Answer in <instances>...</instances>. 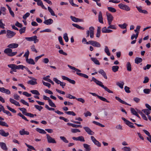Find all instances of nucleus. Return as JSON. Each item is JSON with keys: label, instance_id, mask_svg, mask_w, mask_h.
I'll return each instance as SVG.
<instances>
[{"label": "nucleus", "instance_id": "nucleus-1", "mask_svg": "<svg viewBox=\"0 0 151 151\" xmlns=\"http://www.w3.org/2000/svg\"><path fill=\"white\" fill-rule=\"evenodd\" d=\"M93 81L98 85L101 87L103 88L106 91H107L109 93H113V92L112 91L109 89L107 87L105 86L102 84V83L101 81L97 80L96 78L94 77H93L92 78V80L91 81Z\"/></svg>", "mask_w": 151, "mask_h": 151}, {"label": "nucleus", "instance_id": "nucleus-2", "mask_svg": "<svg viewBox=\"0 0 151 151\" xmlns=\"http://www.w3.org/2000/svg\"><path fill=\"white\" fill-rule=\"evenodd\" d=\"M8 66L9 68H11V69L13 70V71L14 72H16L17 71L16 69L19 70L21 69L22 70H23L24 68V66L22 65H17L14 64L8 65Z\"/></svg>", "mask_w": 151, "mask_h": 151}, {"label": "nucleus", "instance_id": "nucleus-3", "mask_svg": "<svg viewBox=\"0 0 151 151\" xmlns=\"http://www.w3.org/2000/svg\"><path fill=\"white\" fill-rule=\"evenodd\" d=\"M12 51L11 49L8 47L5 49L4 52L7 54L8 56L12 57L15 55L17 53V52H12Z\"/></svg>", "mask_w": 151, "mask_h": 151}, {"label": "nucleus", "instance_id": "nucleus-4", "mask_svg": "<svg viewBox=\"0 0 151 151\" xmlns=\"http://www.w3.org/2000/svg\"><path fill=\"white\" fill-rule=\"evenodd\" d=\"M118 6L121 9L127 12L130 11L131 9L128 6L122 3L119 4Z\"/></svg>", "mask_w": 151, "mask_h": 151}, {"label": "nucleus", "instance_id": "nucleus-5", "mask_svg": "<svg viewBox=\"0 0 151 151\" xmlns=\"http://www.w3.org/2000/svg\"><path fill=\"white\" fill-rule=\"evenodd\" d=\"M37 37L36 36H34L31 37H25V39L29 41H34L35 43L39 41L38 39H37Z\"/></svg>", "mask_w": 151, "mask_h": 151}, {"label": "nucleus", "instance_id": "nucleus-6", "mask_svg": "<svg viewBox=\"0 0 151 151\" xmlns=\"http://www.w3.org/2000/svg\"><path fill=\"white\" fill-rule=\"evenodd\" d=\"M6 32V36L8 38H12L16 35L15 32L10 30H7Z\"/></svg>", "mask_w": 151, "mask_h": 151}, {"label": "nucleus", "instance_id": "nucleus-7", "mask_svg": "<svg viewBox=\"0 0 151 151\" xmlns=\"http://www.w3.org/2000/svg\"><path fill=\"white\" fill-rule=\"evenodd\" d=\"M122 119L123 120L126 124L131 128H135V127L132 125L133 124L124 117H122Z\"/></svg>", "mask_w": 151, "mask_h": 151}, {"label": "nucleus", "instance_id": "nucleus-8", "mask_svg": "<svg viewBox=\"0 0 151 151\" xmlns=\"http://www.w3.org/2000/svg\"><path fill=\"white\" fill-rule=\"evenodd\" d=\"M47 142L49 143H56V142L54 138L51 137L49 134H46Z\"/></svg>", "mask_w": 151, "mask_h": 151}, {"label": "nucleus", "instance_id": "nucleus-9", "mask_svg": "<svg viewBox=\"0 0 151 151\" xmlns=\"http://www.w3.org/2000/svg\"><path fill=\"white\" fill-rule=\"evenodd\" d=\"M91 139L94 143L98 147H100L101 144L98 141H97L93 136L91 137Z\"/></svg>", "mask_w": 151, "mask_h": 151}, {"label": "nucleus", "instance_id": "nucleus-10", "mask_svg": "<svg viewBox=\"0 0 151 151\" xmlns=\"http://www.w3.org/2000/svg\"><path fill=\"white\" fill-rule=\"evenodd\" d=\"M84 129L85 130L86 132L89 135H93L94 133L93 132L90 128L87 127H83Z\"/></svg>", "mask_w": 151, "mask_h": 151}, {"label": "nucleus", "instance_id": "nucleus-11", "mask_svg": "<svg viewBox=\"0 0 151 151\" xmlns=\"http://www.w3.org/2000/svg\"><path fill=\"white\" fill-rule=\"evenodd\" d=\"M0 92L8 95L11 93L9 89H6L4 87H0Z\"/></svg>", "mask_w": 151, "mask_h": 151}, {"label": "nucleus", "instance_id": "nucleus-12", "mask_svg": "<svg viewBox=\"0 0 151 151\" xmlns=\"http://www.w3.org/2000/svg\"><path fill=\"white\" fill-rule=\"evenodd\" d=\"M70 18L72 21L75 22H81L83 21V19L77 18L73 16H70Z\"/></svg>", "mask_w": 151, "mask_h": 151}, {"label": "nucleus", "instance_id": "nucleus-13", "mask_svg": "<svg viewBox=\"0 0 151 151\" xmlns=\"http://www.w3.org/2000/svg\"><path fill=\"white\" fill-rule=\"evenodd\" d=\"M9 101L12 104H13L16 106H20V104H19V102H17L12 98H10L9 99Z\"/></svg>", "mask_w": 151, "mask_h": 151}, {"label": "nucleus", "instance_id": "nucleus-14", "mask_svg": "<svg viewBox=\"0 0 151 151\" xmlns=\"http://www.w3.org/2000/svg\"><path fill=\"white\" fill-rule=\"evenodd\" d=\"M19 46V45L18 44L15 43H12L10 44H9L8 46L7 47L9 48H17Z\"/></svg>", "mask_w": 151, "mask_h": 151}, {"label": "nucleus", "instance_id": "nucleus-15", "mask_svg": "<svg viewBox=\"0 0 151 151\" xmlns=\"http://www.w3.org/2000/svg\"><path fill=\"white\" fill-rule=\"evenodd\" d=\"M53 22V20L51 19L45 20L43 22V23L47 25H50L52 24Z\"/></svg>", "mask_w": 151, "mask_h": 151}, {"label": "nucleus", "instance_id": "nucleus-16", "mask_svg": "<svg viewBox=\"0 0 151 151\" xmlns=\"http://www.w3.org/2000/svg\"><path fill=\"white\" fill-rule=\"evenodd\" d=\"M115 98L116 100H117L119 102L121 103L122 104H124L129 106H131V105L127 104L125 101L122 100L118 96H116Z\"/></svg>", "mask_w": 151, "mask_h": 151}, {"label": "nucleus", "instance_id": "nucleus-17", "mask_svg": "<svg viewBox=\"0 0 151 151\" xmlns=\"http://www.w3.org/2000/svg\"><path fill=\"white\" fill-rule=\"evenodd\" d=\"M20 134L21 135H28L29 134V132L27 131H25L24 129H22L19 131Z\"/></svg>", "mask_w": 151, "mask_h": 151}, {"label": "nucleus", "instance_id": "nucleus-18", "mask_svg": "<svg viewBox=\"0 0 151 151\" xmlns=\"http://www.w3.org/2000/svg\"><path fill=\"white\" fill-rule=\"evenodd\" d=\"M101 31L102 32L105 33H110L113 32V31L111 29H107L106 27H104L102 28Z\"/></svg>", "mask_w": 151, "mask_h": 151}, {"label": "nucleus", "instance_id": "nucleus-19", "mask_svg": "<svg viewBox=\"0 0 151 151\" xmlns=\"http://www.w3.org/2000/svg\"><path fill=\"white\" fill-rule=\"evenodd\" d=\"M0 134L2 136L6 137L8 136L9 134L8 132L6 133L3 129L0 130Z\"/></svg>", "mask_w": 151, "mask_h": 151}, {"label": "nucleus", "instance_id": "nucleus-20", "mask_svg": "<svg viewBox=\"0 0 151 151\" xmlns=\"http://www.w3.org/2000/svg\"><path fill=\"white\" fill-rule=\"evenodd\" d=\"M0 146L3 150L6 151L8 150L6 144L4 143L3 142H0Z\"/></svg>", "mask_w": 151, "mask_h": 151}, {"label": "nucleus", "instance_id": "nucleus-21", "mask_svg": "<svg viewBox=\"0 0 151 151\" xmlns=\"http://www.w3.org/2000/svg\"><path fill=\"white\" fill-rule=\"evenodd\" d=\"M98 72L102 75L105 79H107V77L106 76V73L103 70H100L98 71Z\"/></svg>", "mask_w": 151, "mask_h": 151}, {"label": "nucleus", "instance_id": "nucleus-22", "mask_svg": "<svg viewBox=\"0 0 151 151\" xmlns=\"http://www.w3.org/2000/svg\"><path fill=\"white\" fill-rule=\"evenodd\" d=\"M98 20L100 23L102 24L103 23L102 13L101 12H99V14L98 16Z\"/></svg>", "mask_w": 151, "mask_h": 151}, {"label": "nucleus", "instance_id": "nucleus-23", "mask_svg": "<svg viewBox=\"0 0 151 151\" xmlns=\"http://www.w3.org/2000/svg\"><path fill=\"white\" fill-rule=\"evenodd\" d=\"M37 3V5L38 6H41L42 8L44 9H47V8L44 6L41 0H39Z\"/></svg>", "mask_w": 151, "mask_h": 151}, {"label": "nucleus", "instance_id": "nucleus-24", "mask_svg": "<svg viewBox=\"0 0 151 151\" xmlns=\"http://www.w3.org/2000/svg\"><path fill=\"white\" fill-rule=\"evenodd\" d=\"M106 15L107 20H113V17L112 15L109 13L106 12Z\"/></svg>", "mask_w": 151, "mask_h": 151}, {"label": "nucleus", "instance_id": "nucleus-25", "mask_svg": "<svg viewBox=\"0 0 151 151\" xmlns=\"http://www.w3.org/2000/svg\"><path fill=\"white\" fill-rule=\"evenodd\" d=\"M26 61L27 63L29 64L32 65H35V63L34 61V60L32 58L28 59V58L26 59Z\"/></svg>", "mask_w": 151, "mask_h": 151}, {"label": "nucleus", "instance_id": "nucleus-26", "mask_svg": "<svg viewBox=\"0 0 151 151\" xmlns=\"http://www.w3.org/2000/svg\"><path fill=\"white\" fill-rule=\"evenodd\" d=\"M67 124L68 125L71 126L72 127H75V128H78L79 127H80L81 128L82 127V126L81 125H77V124H74L72 123H68Z\"/></svg>", "mask_w": 151, "mask_h": 151}, {"label": "nucleus", "instance_id": "nucleus-27", "mask_svg": "<svg viewBox=\"0 0 151 151\" xmlns=\"http://www.w3.org/2000/svg\"><path fill=\"white\" fill-rule=\"evenodd\" d=\"M47 9L52 16H55L56 17H57V16H56L55 14L54 11L50 7L48 6L47 7Z\"/></svg>", "mask_w": 151, "mask_h": 151}, {"label": "nucleus", "instance_id": "nucleus-28", "mask_svg": "<svg viewBox=\"0 0 151 151\" xmlns=\"http://www.w3.org/2000/svg\"><path fill=\"white\" fill-rule=\"evenodd\" d=\"M126 67L127 70L129 71H131L132 70V66L130 63L128 62L126 64Z\"/></svg>", "mask_w": 151, "mask_h": 151}, {"label": "nucleus", "instance_id": "nucleus-29", "mask_svg": "<svg viewBox=\"0 0 151 151\" xmlns=\"http://www.w3.org/2000/svg\"><path fill=\"white\" fill-rule=\"evenodd\" d=\"M92 45L98 47H99L101 46L99 42L95 41H93Z\"/></svg>", "mask_w": 151, "mask_h": 151}, {"label": "nucleus", "instance_id": "nucleus-30", "mask_svg": "<svg viewBox=\"0 0 151 151\" xmlns=\"http://www.w3.org/2000/svg\"><path fill=\"white\" fill-rule=\"evenodd\" d=\"M76 73L78 75L86 78H88V76L85 74L78 72H76Z\"/></svg>", "mask_w": 151, "mask_h": 151}, {"label": "nucleus", "instance_id": "nucleus-31", "mask_svg": "<svg viewBox=\"0 0 151 151\" xmlns=\"http://www.w3.org/2000/svg\"><path fill=\"white\" fill-rule=\"evenodd\" d=\"M142 59L140 58L136 57L135 59V62L137 64H138L139 63L142 62Z\"/></svg>", "mask_w": 151, "mask_h": 151}, {"label": "nucleus", "instance_id": "nucleus-32", "mask_svg": "<svg viewBox=\"0 0 151 151\" xmlns=\"http://www.w3.org/2000/svg\"><path fill=\"white\" fill-rule=\"evenodd\" d=\"M36 130L40 134H45L46 133L44 130L39 128H37L36 129Z\"/></svg>", "mask_w": 151, "mask_h": 151}, {"label": "nucleus", "instance_id": "nucleus-33", "mask_svg": "<svg viewBox=\"0 0 151 151\" xmlns=\"http://www.w3.org/2000/svg\"><path fill=\"white\" fill-rule=\"evenodd\" d=\"M142 111L144 112L145 114L147 116H149L151 113V111L148 109H143L142 110Z\"/></svg>", "mask_w": 151, "mask_h": 151}, {"label": "nucleus", "instance_id": "nucleus-34", "mask_svg": "<svg viewBox=\"0 0 151 151\" xmlns=\"http://www.w3.org/2000/svg\"><path fill=\"white\" fill-rule=\"evenodd\" d=\"M101 27H98L97 28V33L96 34V37H99L100 36L101 33Z\"/></svg>", "mask_w": 151, "mask_h": 151}, {"label": "nucleus", "instance_id": "nucleus-35", "mask_svg": "<svg viewBox=\"0 0 151 151\" xmlns=\"http://www.w3.org/2000/svg\"><path fill=\"white\" fill-rule=\"evenodd\" d=\"M72 25L74 26V27H76V28L80 29L82 30H84V28L83 27H81L78 24H72Z\"/></svg>", "mask_w": 151, "mask_h": 151}, {"label": "nucleus", "instance_id": "nucleus-36", "mask_svg": "<svg viewBox=\"0 0 151 151\" xmlns=\"http://www.w3.org/2000/svg\"><path fill=\"white\" fill-rule=\"evenodd\" d=\"M119 68V67L117 65L113 66L112 67V70L114 72L117 71Z\"/></svg>", "mask_w": 151, "mask_h": 151}, {"label": "nucleus", "instance_id": "nucleus-37", "mask_svg": "<svg viewBox=\"0 0 151 151\" xmlns=\"http://www.w3.org/2000/svg\"><path fill=\"white\" fill-rule=\"evenodd\" d=\"M27 83L28 84L32 85H35L37 84V83L36 82V81H33L32 80H29L28 81Z\"/></svg>", "mask_w": 151, "mask_h": 151}, {"label": "nucleus", "instance_id": "nucleus-38", "mask_svg": "<svg viewBox=\"0 0 151 151\" xmlns=\"http://www.w3.org/2000/svg\"><path fill=\"white\" fill-rule=\"evenodd\" d=\"M91 59L96 64L98 65L100 64L99 61L96 58H91Z\"/></svg>", "mask_w": 151, "mask_h": 151}, {"label": "nucleus", "instance_id": "nucleus-39", "mask_svg": "<svg viewBox=\"0 0 151 151\" xmlns=\"http://www.w3.org/2000/svg\"><path fill=\"white\" fill-rule=\"evenodd\" d=\"M83 145L84 147L86 149V151H90L91 150V147L90 145L86 144H83Z\"/></svg>", "mask_w": 151, "mask_h": 151}, {"label": "nucleus", "instance_id": "nucleus-40", "mask_svg": "<svg viewBox=\"0 0 151 151\" xmlns=\"http://www.w3.org/2000/svg\"><path fill=\"white\" fill-rule=\"evenodd\" d=\"M120 82H118L116 83V85L119 86L121 88H123V86L124 84V83L123 82L120 81Z\"/></svg>", "mask_w": 151, "mask_h": 151}, {"label": "nucleus", "instance_id": "nucleus-41", "mask_svg": "<svg viewBox=\"0 0 151 151\" xmlns=\"http://www.w3.org/2000/svg\"><path fill=\"white\" fill-rule=\"evenodd\" d=\"M127 25L125 23H124L123 24H119L118 25L122 29H126L127 27Z\"/></svg>", "mask_w": 151, "mask_h": 151}, {"label": "nucleus", "instance_id": "nucleus-42", "mask_svg": "<svg viewBox=\"0 0 151 151\" xmlns=\"http://www.w3.org/2000/svg\"><path fill=\"white\" fill-rule=\"evenodd\" d=\"M68 66L70 69H71L72 70H75V71H76V72H81V71L80 70H79L77 68H76L75 67H73V66H70V65H68Z\"/></svg>", "mask_w": 151, "mask_h": 151}, {"label": "nucleus", "instance_id": "nucleus-43", "mask_svg": "<svg viewBox=\"0 0 151 151\" xmlns=\"http://www.w3.org/2000/svg\"><path fill=\"white\" fill-rule=\"evenodd\" d=\"M108 9L110 12L114 13L116 12V9L114 8L111 7H107Z\"/></svg>", "mask_w": 151, "mask_h": 151}, {"label": "nucleus", "instance_id": "nucleus-44", "mask_svg": "<svg viewBox=\"0 0 151 151\" xmlns=\"http://www.w3.org/2000/svg\"><path fill=\"white\" fill-rule=\"evenodd\" d=\"M2 108L3 109V112L4 113L8 115L12 116V115L11 114V113L8 111L4 109V107H2Z\"/></svg>", "mask_w": 151, "mask_h": 151}, {"label": "nucleus", "instance_id": "nucleus-45", "mask_svg": "<svg viewBox=\"0 0 151 151\" xmlns=\"http://www.w3.org/2000/svg\"><path fill=\"white\" fill-rule=\"evenodd\" d=\"M104 51H105V52L106 53L107 55L108 56H110V53L109 52V50L107 46H105Z\"/></svg>", "mask_w": 151, "mask_h": 151}, {"label": "nucleus", "instance_id": "nucleus-46", "mask_svg": "<svg viewBox=\"0 0 151 151\" xmlns=\"http://www.w3.org/2000/svg\"><path fill=\"white\" fill-rule=\"evenodd\" d=\"M98 98L103 101H105L107 103H109V101H108L105 98L102 96H98Z\"/></svg>", "mask_w": 151, "mask_h": 151}, {"label": "nucleus", "instance_id": "nucleus-47", "mask_svg": "<svg viewBox=\"0 0 151 151\" xmlns=\"http://www.w3.org/2000/svg\"><path fill=\"white\" fill-rule=\"evenodd\" d=\"M30 92L38 96L40 95V93L37 90H32L30 91Z\"/></svg>", "mask_w": 151, "mask_h": 151}, {"label": "nucleus", "instance_id": "nucleus-48", "mask_svg": "<svg viewBox=\"0 0 151 151\" xmlns=\"http://www.w3.org/2000/svg\"><path fill=\"white\" fill-rule=\"evenodd\" d=\"M49 104V105L52 107H56V106L55 104L50 99L48 101Z\"/></svg>", "mask_w": 151, "mask_h": 151}, {"label": "nucleus", "instance_id": "nucleus-49", "mask_svg": "<svg viewBox=\"0 0 151 151\" xmlns=\"http://www.w3.org/2000/svg\"><path fill=\"white\" fill-rule=\"evenodd\" d=\"M65 113L68 115H72L73 116H75L76 115V114L73 111H65Z\"/></svg>", "mask_w": 151, "mask_h": 151}, {"label": "nucleus", "instance_id": "nucleus-50", "mask_svg": "<svg viewBox=\"0 0 151 151\" xmlns=\"http://www.w3.org/2000/svg\"><path fill=\"white\" fill-rule=\"evenodd\" d=\"M0 125L3 126H5L8 127L9 126L8 124L5 122L0 121Z\"/></svg>", "mask_w": 151, "mask_h": 151}, {"label": "nucleus", "instance_id": "nucleus-51", "mask_svg": "<svg viewBox=\"0 0 151 151\" xmlns=\"http://www.w3.org/2000/svg\"><path fill=\"white\" fill-rule=\"evenodd\" d=\"M130 110H131V113L133 115L136 116V115L137 114V112L135 111V110L133 108H130Z\"/></svg>", "mask_w": 151, "mask_h": 151}, {"label": "nucleus", "instance_id": "nucleus-52", "mask_svg": "<svg viewBox=\"0 0 151 151\" xmlns=\"http://www.w3.org/2000/svg\"><path fill=\"white\" fill-rule=\"evenodd\" d=\"M66 97L68 98H69V99H76V98L75 96L71 95L70 94H67Z\"/></svg>", "mask_w": 151, "mask_h": 151}, {"label": "nucleus", "instance_id": "nucleus-53", "mask_svg": "<svg viewBox=\"0 0 151 151\" xmlns=\"http://www.w3.org/2000/svg\"><path fill=\"white\" fill-rule=\"evenodd\" d=\"M26 31V27H23L19 29V32L21 34L24 33Z\"/></svg>", "mask_w": 151, "mask_h": 151}, {"label": "nucleus", "instance_id": "nucleus-54", "mask_svg": "<svg viewBox=\"0 0 151 151\" xmlns=\"http://www.w3.org/2000/svg\"><path fill=\"white\" fill-rule=\"evenodd\" d=\"M63 38L66 42L68 41V38L67 33H65L63 35Z\"/></svg>", "mask_w": 151, "mask_h": 151}, {"label": "nucleus", "instance_id": "nucleus-55", "mask_svg": "<svg viewBox=\"0 0 151 151\" xmlns=\"http://www.w3.org/2000/svg\"><path fill=\"white\" fill-rule=\"evenodd\" d=\"M19 109L22 112V113L24 115H25V114L26 113H27V112L26 111H27L26 109L24 108H20Z\"/></svg>", "mask_w": 151, "mask_h": 151}, {"label": "nucleus", "instance_id": "nucleus-56", "mask_svg": "<svg viewBox=\"0 0 151 151\" xmlns=\"http://www.w3.org/2000/svg\"><path fill=\"white\" fill-rule=\"evenodd\" d=\"M6 107L10 111L12 112L13 113H16V111L14 109L12 108H11L8 105L6 106Z\"/></svg>", "mask_w": 151, "mask_h": 151}, {"label": "nucleus", "instance_id": "nucleus-57", "mask_svg": "<svg viewBox=\"0 0 151 151\" xmlns=\"http://www.w3.org/2000/svg\"><path fill=\"white\" fill-rule=\"evenodd\" d=\"M60 138L64 142L66 143H68V141L66 139V138L64 136H60Z\"/></svg>", "mask_w": 151, "mask_h": 151}, {"label": "nucleus", "instance_id": "nucleus-58", "mask_svg": "<svg viewBox=\"0 0 151 151\" xmlns=\"http://www.w3.org/2000/svg\"><path fill=\"white\" fill-rule=\"evenodd\" d=\"M29 52L28 50H27V51L25 52L24 54V57H25L26 59L28 58L29 55Z\"/></svg>", "mask_w": 151, "mask_h": 151}, {"label": "nucleus", "instance_id": "nucleus-59", "mask_svg": "<svg viewBox=\"0 0 151 151\" xmlns=\"http://www.w3.org/2000/svg\"><path fill=\"white\" fill-rule=\"evenodd\" d=\"M78 141L81 142H84L85 141L84 137L82 136H80L78 137Z\"/></svg>", "mask_w": 151, "mask_h": 151}, {"label": "nucleus", "instance_id": "nucleus-60", "mask_svg": "<svg viewBox=\"0 0 151 151\" xmlns=\"http://www.w3.org/2000/svg\"><path fill=\"white\" fill-rule=\"evenodd\" d=\"M71 132L73 133H75L77 132H80V131L78 129H71Z\"/></svg>", "mask_w": 151, "mask_h": 151}, {"label": "nucleus", "instance_id": "nucleus-61", "mask_svg": "<svg viewBox=\"0 0 151 151\" xmlns=\"http://www.w3.org/2000/svg\"><path fill=\"white\" fill-rule=\"evenodd\" d=\"M35 107L36 109H38L40 111L41 110L43 109L42 106L38 105H35Z\"/></svg>", "mask_w": 151, "mask_h": 151}, {"label": "nucleus", "instance_id": "nucleus-62", "mask_svg": "<svg viewBox=\"0 0 151 151\" xmlns=\"http://www.w3.org/2000/svg\"><path fill=\"white\" fill-rule=\"evenodd\" d=\"M151 91L148 88H145L144 89L143 92L146 94H149Z\"/></svg>", "mask_w": 151, "mask_h": 151}, {"label": "nucleus", "instance_id": "nucleus-63", "mask_svg": "<svg viewBox=\"0 0 151 151\" xmlns=\"http://www.w3.org/2000/svg\"><path fill=\"white\" fill-rule=\"evenodd\" d=\"M31 49L32 51L33 52H35L36 53H37V51L35 49V46L34 45H32L31 46Z\"/></svg>", "mask_w": 151, "mask_h": 151}, {"label": "nucleus", "instance_id": "nucleus-64", "mask_svg": "<svg viewBox=\"0 0 151 151\" xmlns=\"http://www.w3.org/2000/svg\"><path fill=\"white\" fill-rule=\"evenodd\" d=\"M20 102L22 103L23 104L25 105L28 106H29V104L27 102L25 101L24 99H21L20 101Z\"/></svg>", "mask_w": 151, "mask_h": 151}]
</instances>
